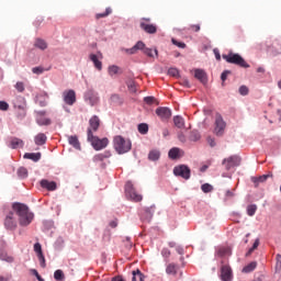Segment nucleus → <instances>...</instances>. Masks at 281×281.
I'll return each instance as SVG.
<instances>
[{"label": "nucleus", "instance_id": "obj_12", "mask_svg": "<svg viewBox=\"0 0 281 281\" xmlns=\"http://www.w3.org/2000/svg\"><path fill=\"white\" fill-rule=\"evenodd\" d=\"M223 164L226 167V170H232V168H235L236 166H240V157L238 156H231L223 160Z\"/></svg>", "mask_w": 281, "mask_h": 281}, {"label": "nucleus", "instance_id": "obj_46", "mask_svg": "<svg viewBox=\"0 0 281 281\" xmlns=\"http://www.w3.org/2000/svg\"><path fill=\"white\" fill-rule=\"evenodd\" d=\"M14 88L16 91H19V93H23V91H25V83H23V81H18Z\"/></svg>", "mask_w": 281, "mask_h": 281}, {"label": "nucleus", "instance_id": "obj_29", "mask_svg": "<svg viewBox=\"0 0 281 281\" xmlns=\"http://www.w3.org/2000/svg\"><path fill=\"white\" fill-rule=\"evenodd\" d=\"M24 159H31L32 161H41V153H26Z\"/></svg>", "mask_w": 281, "mask_h": 281}, {"label": "nucleus", "instance_id": "obj_52", "mask_svg": "<svg viewBox=\"0 0 281 281\" xmlns=\"http://www.w3.org/2000/svg\"><path fill=\"white\" fill-rule=\"evenodd\" d=\"M239 93H240V95H248L249 94V88H247V86H240L239 87Z\"/></svg>", "mask_w": 281, "mask_h": 281}, {"label": "nucleus", "instance_id": "obj_11", "mask_svg": "<svg viewBox=\"0 0 281 281\" xmlns=\"http://www.w3.org/2000/svg\"><path fill=\"white\" fill-rule=\"evenodd\" d=\"M63 98L65 104H68V106H74V104H76V91L66 90L63 92Z\"/></svg>", "mask_w": 281, "mask_h": 281}, {"label": "nucleus", "instance_id": "obj_63", "mask_svg": "<svg viewBox=\"0 0 281 281\" xmlns=\"http://www.w3.org/2000/svg\"><path fill=\"white\" fill-rule=\"evenodd\" d=\"M11 278L12 276H8V277L0 276V281H10Z\"/></svg>", "mask_w": 281, "mask_h": 281}, {"label": "nucleus", "instance_id": "obj_39", "mask_svg": "<svg viewBox=\"0 0 281 281\" xmlns=\"http://www.w3.org/2000/svg\"><path fill=\"white\" fill-rule=\"evenodd\" d=\"M37 124L40 126H49V124H52V121L49 119H45L43 116L37 119Z\"/></svg>", "mask_w": 281, "mask_h": 281}, {"label": "nucleus", "instance_id": "obj_23", "mask_svg": "<svg viewBox=\"0 0 281 281\" xmlns=\"http://www.w3.org/2000/svg\"><path fill=\"white\" fill-rule=\"evenodd\" d=\"M23 146H25V143L23 142V139L16 138V137L11 138V142H10L11 148L13 149L23 148Z\"/></svg>", "mask_w": 281, "mask_h": 281}, {"label": "nucleus", "instance_id": "obj_18", "mask_svg": "<svg viewBox=\"0 0 281 281\" xmlns=\"http://www.w3.org/2000/svg\"><path fill=\"white\" fill-rule=\"evenodd\" d=\"M194 78H196V80H200V82H202V85H205L207 82V75L205 74V71L203 69H195Z\"/></svg>", "mask_w": 281, "mask_h": 281}, {"label": "nucleus", "instance_id": "obj_10", "mask_svg": "<svg viewBox=\"0 0 281 281\" xmlns=\"http://www.w3.org/2000/svg\"><path fill=\"white\" fill-rule=\"evenodd\" d=\"M4 227L10 232H14L16 229V217L13 212H10L4 218Z\"/></svg>", "mask_w": 281, "mask_h": 281}, {"label": "nucleus", "instance_id": "obj_19", "mask_svg": "<svg viewBox=\"0 0 281 281\" xmlns=\"http://www.w3.org/2000/svg\"><path fill=\"white\" fill-rule=\"evenodd\" d=\"M13 106L14 109H26L27 103L25 102V99L21 95L15 97V99L13 100Z\"/></svg>", "mask_w": 281, "mask_h": 281}, {"label": "nucleus", "instance_id": "obj_49", "mask_svg": "<svg viewBox=\"0 0 281 281\" xmlns=\"http://www.w3.org/2000/svg\"><path fill=\"white\" fill-rule=\"evenodd\" d=\"M18 175H19V177H22L23 179H25V177H27V169L25 167H21L18 170Z\"/></svg>", "mask_w": 281, "mask_h": 281}, {"label": "nucleus", "instance_id": "obj_43", "mask_svg": "<svg viewBox=\"0 0 281 281\" xmlns=\"http://www.w3.org/2000/svg\"><path fill=\"white\" fill-rule=\"evenodd\" d=\"M201 190H202V192L207 194L209 192H212L214 190V187H212V184H210V183H204L201 186Z\"/></svg>", "mask_w": 281, "mask_h": 281}, {"label": "nucleus", "instance_id": "obj_2", "mask_svg": "<svg viewBox=\"0 0 281 281\" xmlns=\"http://www.w3.org/2000/svg\"><path fill=\"white\" fill-rule=\"evenodd\" d=\"M114 149L119 155H124L128 153L133 146L130 139H125L122 136H115L113 139Z\"/></svg>", "mask_w": 281, "mask_h": 281}, {"label": "nucleus", "instance_id": "obj_55", "mask_svg": "<svg viewBox=\"0 0 281 281\" xmlns=\"http://www.w3.org/2000/svg\"><path fill=\"white\" fill-rule=\"evenodd\" d=\"M37 258L40 260V265L43 269H45L46 267V263H45V256L42 254V255H37Z\"/></svg>", "mask_w": 281, "mask_h": 281}, {"label": "nucleus", "instance_id": "obj_37", "mask_svg": "<svg viewBox=\"0 0 281 281\" xmlns=\"http://www.w3.org/2000/svg\"><path fill=\"white\" fill-rule=\"evenodd\" d=\"M54 279L56 281H65V272H63V270H56L54 272Z\"/></svg>", "mask_w": 281, "mask_h": 281}, {"label": "nucleus", "instance_id": "obj_1", "mask_svg": "<svg viewBox=\"0 0 281 281\" xmlns=\"http://www.w3.org/2000/svg\"><path fill=\"white\" fill-rule=\"evenodd\" d=\"M13 212L19 216V223L22 227H27L34 221V214L30 212V207L23 203H14Z\"/></svg>", "mask_w": 281, "mask_h": 281}, {"label": "nucleus", "instance_id": "obj_17", "mask_svg": "<svg viewBox=\"0 0 281 281\" xmlns=\"http://www.w3.org/2000/svg\"><path fill=\"white\" fill-rule=\"evenodd\" d=\"M41 187L45 190H48L49 192H54L56 190L57 186L55 181H49L46 179L41 180Z\"/></svg>", "mask_w": 281, "mask_h": 281}, {"label": "nucleus", "instance_id": "obj_33", "mask_svg": "<svg viewBox=\"0 0 281 281\" xmlns=\"http://www.w3.org/2000/svg\"><path fill=\"white\" fill-rule=\"evenodd\" d=\"M160 157H161V153L159 150H157V149H153L148 154V159L150 161H157Z\"/></svg>", "mask_w": 281, "mask_h": 281}, {"label": "nucleus", "instance_id": "obj_24", "mask_svg": "<svg viewBox=\"0 0 281 281\" xmlns=\"http://www.w3.org/2000/svg\"><path fill=\"white\" fill-rule=\"evenodd\" d=\"M34 142L36 146H43L47 143V136L44 133H40L35 136Z\"/></svg>", "mask_w": 281, "mask_h": 281}, {"label": "nucleus", "instance_id": "obj_28", "mask_svg": "<svg viewBox=\"0 0 281 281\" xmlns=\"http://www.w3.org/2000/svg\"><path fill=\"white\" fill-rule=\"evenodd\" d=\"M90 60L93 63L95 69H98L99 71H102V61H100V59H98V55L91 54Z\"/></svg>", "mask_w": 281, "mask_h": 281}, {"label": "nucleus", "instance_id": "obj_3", "mask_svg": "<svg viewBox=\"0 0 281 281\" xmlns=\"http://www.w3.org/2000/svg\"><path fill=\"white\" fill-rule=\"evenodd\" d=\"M123 52L128 55L137 54V52H143L145 56H148L149 58H155V54H153L151 48L146 47V44L144 42L138 41L132 48H123Z\"/></svg>", "mask_w": 281, "mask_h": 281}, {"label": "nucleus", "instance_id": "obj_41", "mask_svg": "<svg viewBox=\"0 0 281 281\" xmlns=\"http://www.w3.org/2000/svg\"><path fill=\"white\" fill-rule=\"evenodd\" d=\"M112 12H113V10L111 8H106L105 12L97 13L95 19H105V16H109V14H111Z\"/></svg>", "mask_w": 281, "mask_h": 281}, {"label": "nucleus", "instance_id": "obj_54", "mask_svg": "<svg viewBox=\"0 0 281 281\" xmlns=\"http://www.w3.org/2000/svg\"><path fill=\"white\" fill-rule=\"evenodd\" d=\"M10 109V104L5 101H0V111H8Z\"/></svg>", "mask_w": 281, "mask_h": 281}, {"label": "nucleus", "instance_id": "obj_36", "mask_svg": "<svg viewBox=\"0 0 281 281\" xmlns=\"http://www.w3.org/2000/svg\"><path fill=\"white\" fill-rule=\"evenodd\" d=\"M258 267V263L256 261L250 262L246 267H244L243 272L244 273H251Z\"/></svg>", "mask_w": 281, "mask_h": 281}, {"label": "nucleus", "instance_id": "obj_47", "mask_svg": "<svg viewBox=\"0 0 281 281\" xmlns=\"http://www.w3.org/2000/svg\"><path fill=\"white\" fill-rule=\"evenodd\" d=\"M34 251L37 256L43 255V247L40 243L34 244Z\"/></svg>", "mask_w": 281, "mask_h": 281}, {"label": "nucleus", "instance_id": "obj_57", "mask_svg": "<svg viewBox=\"0 0 281 281\" xmlns=\"http://www.w3.org/2000/svg\"><path fill=\"white\" fill-rule=\"evenodd\" d=\"M189 30H191L192 32H201V25L200 24H191L189 26Z\"/></svg>", "mask_w": 281, "mask_h": 281}, {"label": "nucleus", "instance_id": "obj_44", "mask_svg": "<svg viewBox=\"0 0 281 281\" xmlns=\"http://www.w3.org/2000/svg\"><path fill=\"white\" fill-rule=\"evenodd\" d=\"M259 245H260V239H256L252 247L248 250L246 256H251V254H254V251H256V249H258Z\"/></svg>", "mask_w": 281, "mask_h": 281}, {"label": "nucleus", "instance_id": "obj_38", "mask_svg": "<svg viewBox=\"0 0 281 281\" xmlns=\"http://www.w3.org/2000/svg\"><path fill=\"white\" fill-rule=\"evenodd\" d=\"M257 211H258V205H256V204H250L247 206L248 216H254Z\"/></svg>", "mask_w": 281, "mask_h": 281}, {"label": "nucleus", "instance_id": "obj_9", "mask_svg": "<svg viewBox=\"0 0 281 281\" xmlns=\"http://www.w3.org/2000/svg\"><path fill=\"white\" fill-rule=\"evenodd\" d=\"M156 115L161 120V122H168L172 117V111L169 108L160 106L156 109Z\"/></svg>", "mask_w": 281, "mask_h": 281}, {"label": "nucleus", "instance_id": "obj_16", "mask_svg": "<svg viewBox=\"0 0 281 281\" xmlns=\"http://www.w3.org/2000/svg\"><path fill=\"white\" fill-rule=\"evenodd\" d=\"M140 29H143L146 34H157V25L148 24L146 22H140Z\"/></svg>", "mask_w": 281, "mask_h": 281}, {"label": "nucleus", "instance_id": "obj_50", "mask_svg": "<svg viewBox=\"0 0 281 281\" xmlns=\"http://www.w3.org/2000/svg\"><path fill=\"white\" fill-rule=\"evenodd\" d=\"M168 75H169V76H172L173 78H178V76H179V69H177V68H169Z\"/></svg>", "mask_w": 281, "mask_h": 281}, {"label": "nucleus", "instance_id": "obj_14", "mask_svg": "<svg viewBox=\"0 0 281 281\" xmlns=\"http://www.w3.org/2000/svg\"><path fill=\"white\" fill-rule=\"evenodd\" d=\"M273 178V172H268L267 175L259 176V177H252L251 181L255 183V188H258L260 183H265L267 179H272Z\"/></svg>", "mask_w": 281, "mask_h": 281}, {"label": "nucleus", "instance_id": "obj_13", "mask_svg": "<svg viewBox=\"0 0 281 281\" xmlns=\"http://www.w3.org/2000/svg\"><path fill=\"white\" fill-rule=\"evenodd\" d=\"M86 102H89L90 106H95L100 102V97L93 90H88L85 94Z\"/></svg>", "mask_w": 281, "mask_h": 281}, {"label": "nucleus", "instance_id": "obj_64", "mask_svg": "<svg viewBox=\"0 0 281 281\" xmlns=\"http://www.w3.org/2000/svg\"><path fill=\"white\" fill-rule=\"evenodd\" d=\"M162 135H164V137H168V135H170V131H168V128H165L162 131Z\"/></svg>", "mask_w": 281, "mask_h": 281}, {"label": "nucleus", "instance_id": "obj_30", "mask_svg": "<svg viewBox=\"0 0 281 281\" xmlns=\"http://www.w3.org/2000/svg\"><path fill=\"white\" fill-rule=\"evenodd\" d=\"M34 47H37V49L45 50L47 49V42L43 38H36L34 43Z\"/></svg>", "mask_w": 281, "mask_h": 281}, {"label": "nucleus", "instance_id": "obj_45", "mask_svg": "<svg viewBox=\"0 0 281 281\" xmlns=\"http://www.w3.org/2000/svg\"><path fill=\"white\" fill-rule=\"evenodd\" d=\"M259 245H260V239H256L252 247L248 250L246 256H251V254H254V251H256V249H258Z\"/></svg>", "mask_w": 281, "mask_h": 281}, {"label": "nucleus", "instance_id": "obj_62", "mask_svg": "<svg viewBox=\"0 0 281 281\" xmlns=\"http://www.w3.org/2000/svg\"><path fill=\"white\" fill-rule=\"evenodd\" d=\"M213 53L215 54L216 60H221V53L218 52V49L215 48V49L213 50Z\"/></svg>", "mask_w": 281, "mask_h": 281}, {"label": "nucleus", "instance_id": "obj_58", "mask_svg": "<svg viewBox=\"0 0 281 281\" xmlns=\"http://www.w3.org/2000/svg\"><path fill=\"white\" fill-rule=\"evenodd\" d=\"M229 74H232V71L229 70H225L224 72H222L221 75L222 82H225L227 80V77L229 76Z\"/></svg>", "mask_w": 281, "mask_h": 281}, {"label": "nucleus", "instance_id": "obj_27", "mask_svg": "<svg viewBox=\"0 0 281 281\" xmlns=\"http://www.w3.org/2000/svg\"><path fill=\"white\" fill-rule=\"evenodd\" d=\"M177 271H179V266L178 265H175V263L167 265V268H166V274L167 276H176Z\"/></svg>", "mask_w": 281, "mask_h": 281}, {"label": "nucleus", "instance_id": "obj_15", "mask_svg": "<svg viewBox=\"0 0 281 281\" xmlns=\"http://www.w3.org/2000/svg\"><path fill=\"white\" fill-rule=\"evenodd\" d=\"M221 280L232 281V268L229 266H223L221 269Z\"/></svg>", "mask_w": 281, "mask_h": 281}, {"label": "nucleus", "instance_id": "obj_20", "mask_svg": "<svg viewBox=\"0 0 281 281\" xmlns=\"http://www.w3.org/2000/svg\"><path fill=\"white\" fill-rule=\"evenodd\" d=\"M108 74L109 76H111V78H113V76H122L123 70L121 67L116 65H112V66H109Z\"/></svg>", "mask_w": 281, "mask_h": 281}, {"label": "nucleus", "instance_id": "obj_48", "mask_svg": "<svg viewBox=\"0 0 281 281\" xmlns=\"http://www.w3.org/2000/svg\"><path fill=\"white\" fill-rule=\"evenodd\" d=\"M171 43H172L173 45H176V47H180V49H186V43H183V42H179V41L172 38V40H171Z\"/></svg>", "mask_w": 281, "mask_h": 281}, {"label": "nucleus", "instance_id": "obj_59", "mask_svg": "<svg viewBox=\"0 0 281 281\" xmlns=\"http://www.w3.org/2000/svg\"><path fill=\"white\" fill-rule=\"evenodd\" d=\"M162 258H170V250L168 248H164L161 250Z\"/></svg>", "mask_w": 281, "mask_h": 281}, {"label": "nucleus", "instance_id": "obj_6", "mask_svg": "<svg viewBox=\"0 0 281 281\" xmlns=\"http://www.w3.org/2000/svg\"><path fill=\"white\" fill-rule=\"evenodd\" d=\"M125 194L127 199H131V201H135L136 203H139V201L143 199L142 194L137 193L135 187H133V182H126Z\"/></svg>", "mask_w": 281, "mask_h": 281}, {"label": "nucleus", "instance_id": "obj_53", "mask_svg": "<svg viewBox=\"0 0 281 281\" xmlns=\"http://www.w3.org/2000/svg\"><path fill=\"white\" fill-rule=\"evenodd\" d=\"M32 71L34 74H36L37 76H41V74H43V71H45V68H43L42 66L34 67V68H32Z\"/></svg>", "mask_w": 281, "mask_h": 281}, {"label": "nucleus", "instance_id": "obj_35", "mask_svg": "<svg viewBox=\"0 0 281 281\" xmlns=\"http://www.w3.org/2000/svg\"><path fill=\"white\" fill-rule=\"evenodd\" d=\"M111 157V153L105 151L103 154H98L93 157V161H104V159H109Z\"/></svg>", "mask_w": 281, "mask_h": 281}, {"label": "nucleus", "instance_id": "obj_4", "mask_svg": "<svg viewBox=\"0 0 281 281\" xmlns=\"http://www.w3.org/2000/svg\"><path fill=\"white\" fill-rule=\"evenodd\" d=\"M222 58L226 60V63H229L231 65H237L238 67H243L244 69H249V64L245 61V59L239 55L235 53H228L227 55L223 54Z\"/></svg>", "mask_w": 281, "mask_h": 281}, {"label": "nucleus", "instance_id": "obj_25", "mask_svg": "<svg viewBox=\"0 0 281 281\" xmlns=\"http://www.w3.org/2000/svg\"><path fill=\"white\" fill-rule=\"evenodd\" d=\"M68 144H70L72 148H76V150H80V140H78V136H68Z\"/></svg>", "mask_w": 281, "mask_h": 281}, {"label": "nucleus", "instance_id": "obj_5", "mask_svg": "<svg viewBox=\"0 0 281 281\" xmlns=\"http://www.w3.org/2000/svg\"><path fill=\"white\" fill-rule=\"evenodd\" d=\"M88 142L91 143L92 148L94 150H102L109 146V138H102L100 139L98 136H93V132H91V128H88Z\"/></svg>", "mask_w": 281, "mask_h": 281}, {"label": "nucleus", "instance_id": "obj_56", "mask_svg": "<svg viewBox=\"0 0 281 281\" xmlns=\"http://www.w3.org/2000/svg\"><path fill=\"white\" fill-rule=\"evenodd\" d=\"M201 139V135L198 132H192L191 133V140L192 142H199Z\"/></svg>", "mask_w": 281, "mask_h": 281}, {"label": "nucleus", "instance_id": "obj_51", "mask_svg": "<svg viewBox=\"0 0 281 281\" xmlns=\"http://www.w3.org/2000/svg\"><path fill=\"white\" fill-rule=\"evenodd\" d=\"M25 109L26 108L18 109V117H19V120H23V117H25V115H27Z\"/></svg>", "mask_w": 281, "mask_h": 281}, {"label": "nucleus", "instance_id": "obj_7", "mask_svg": "<svg viewBox=\"0 0 281 281\" xmlns=\"http://www.w3.org/2000/svg\"><path fill=\"white\" fill-rule=\"evenodd\" d=\"M226 126H227V124L223 120V116L221 114H216L214 133L217 137H223Z\"/></svg>", "mask_w": 281, "mask_h": 281}, {"label": "nucleus", "instance_id": "obj_40", "mask_svg": "<svg viewBox=\"0 0 281 281\" xmlns=\"http://www.w3.org/2000/svg\"><path fill=\"white\" fill-rule=\"evenodd\" d=\"M138 133H140V135H146L148 133V124L146 123L138 124Z\"/></svg>", "mask_w": 281, "mask_h": 281}, {"label": "nucleus", "instance_id": "obj_34", "mask_svg": "<svg viewBox=\"0 0 281 281\" xmlns=\"http://www.w3.org/2000/svg\"><path fill=\"white\" fill-rule=\"evenodd\" d=\"M132 281H144V274L142 273V271L139 269L134 270L132 272Z\"/></svg>", "mask_w": 281, "mask_h": 281}, {"label": "nucleus", "instance_id": "obj_60", "mask_svg": "<svg viewBox=\"0 0 281 281\" xmlns=\"http://www.w3.org/2000/svg\"><path fill=\"white\" fill-rule=\"evenodd\" d=\"M144 102H146V104H154L155 103V97H145Z\"/></svg>", "mask_w": 281, "mask_h": 281}, {"label": "nucleus", "instance_id": "obj_22", "mask_svg": "<svg viewBox=\"0 0 281 281\" xmlns=\"http://www.w3.org/2000/svg\"><path fill=\"white\" fill-rule=\"evenodd\" d=\"M89 124H90V131L92 132V131H98V128H100V117H98V116H92L91 119H90V121H89Z\"/></svg>", "mask_w": 281, "mask_h": 281}, {"label": "nucleus", "instance_id": "obj_42", "mask_svg": "<svg viewBox=\"0 0 281 281\" xmlns=\"http://www.w3.org/2000/svg\"><path fill=\"white\" fill-rule=\"evenodd\" d=\"M127 89L131 91V93H137V86L133 80L127 82Z\"/></svg>", "mask_w": 281, "mask_h": 281}, {"label": "nucleus", "instance_id": "obj_21", "mask_svg": "<svg viewBox=\"0 0 281 281\" xmlns=\"http://www.w3.org/2000/svg\"><path fill=\"white\" fill-rule=\"evenodd\" d=\"M217 256H220V258H225V256H232V248L228 246H221L217 249Z\"/></svg>", "mask_w": 281, "mask_h": 281}, {"label": "nucleus", "instance_id": "obj_8", "mask_svg": "<svg viewBox=\"0 0 281 281\" xmlns=\"http://www.w3.org/2000/svg\"><path fill=\"white\" fill-rule=\"evenodd\" d=\"M190 167L186 166V165H179L177 167L173 168V175L176 177H181L182 179H186L188 181V179H190Z\"/></svg>", "mask_w": 281, "mask_h": 281}, {"label": "nucleus", "instance_id": "obj_32", "mask_svg": "<svg viewBox=\"0 0 281 281\" xmlns=\"http://www.w3.org/2000/svg\"><path fill=\"white\" fill-rule=\"evenodd\" d=\"M180 153L181 149L173 147L169 150L168 155L170 159H179V157H181Z\"/></svg>", "mask_w": 281, "mask_h": 281}, {"label": "nucleus", "instance_id": "obj_61", "mask_svg": "<svg viewBox=\"0 0 281 281\" xmlns=\"http://www.w3.org/2000/svg\"><path fill=\"white\" fill-rule=\"evenodd\" d=\"M207 144L211 146V148H214L216 146V140L213 137H207Z\"/></svg>", "mask_w": 281, "mask_h": 281}, {"label": "nucleus", "instance_id": "obj_31", "mask_svg": "<svg viewBox=\"0 0 281 281\" xmlns=\"http://www.w3.org/2000/svg\"><path fill=\"white\" fill-rule=\"evenodd\" d=\"M0 260H3L4 262L12 263V262H14V257H12L8 252L1 250L0 251Z\"/></svg>", "mask_w": 281, "mask_h": 281}, {"label": "nucleus", "instance_id": "obj_26", "mask_svg": "<svg viewBox=\"0 0 281 281\" xmlns=\"http://www.w3.org/2000/svg\"><path fill=\"white\" fill-rule=\"evenodd\" d=\"M173 124L177 128H186V120H183V116H173Z\"/></svg>", "mask_w": 281, "mask_h": 281}]
</instances>
